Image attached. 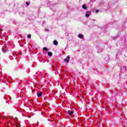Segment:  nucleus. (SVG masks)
Listing matches in <instances>:
<instances>
[{
  "label": "nucleus",
  "instance_id": "obj_1",
  "mask_svg": "<svg viewBox=\"0 0 127 127\" xmlns=\"http://www.w3.org/2000/svg\"><path fill=\"white\" fill-rule=\"evenodd\" d=\"M64 61H65V62H69V61H70V57H69V56H67V57H66V59H65L64 60Z\"/></svg>",
  "mask_w": 127,
  "mask_h": 127
},
{
  "label": "nucleus",
  "instance_id": "obj_2",
  "mask_svg": "<svg viewBox=\"0 0 127 127\" xmlns=\"http://www.w3.org/2000/svg\"><path fill=\"white\" fill-rule=\"evenodd\" d=\"M73 113H74V112L73 111H71L70 110H68L67 111V114H68V115H69V116L71 115H73Z\"/></svg>",
  "mask_w": 127,
  "mask_h": 127
},
{
  "label": "nucleus",
  "instance_id": "obj_3",
  "mask_svg": "<svg viewBox=\"0 0 127 127\" xmlns=\"http://www.w3.org/2000/svg\"><path fill=\"white\" fill-rule=\"evenodd\" d=\"M2 51L4 53H5L7 51V48H5L4 49H2Z\"/></svg>",
  "mask_w": 127,
  "mask_h": 127
},
{
  "label": "nucleus",
  "instance_id": "obj_4",
  "mask_svg": "<svg viewBox=\"0 0 127 127\" xmlns=\"http://www.w3.org/2000/svg\"><path fill=\"white\" fill-rule=\"evenodd\" d=\"M53 43L54 45H58V42L56 40H54Z\"/></svg>",
  "mask_w": 127,
  "mask_h": 127
},
{
  "label": "nucleus",
  "instance_id": "obj_5",
  "mask_svg": "<svg viewBox=\"0 0 127 127\" xmlns=\"http://www.w3.org/2000/svg\"><path fill=\"white\" fill-rule=\"evenodd\" d=\"M38 97H41L42 96V92L40 91L38 94Z\"/></svg>",
  "mask_w": 127,
  "mask_h": 127
},
{
  "label": "nucleus",
  "instance_id": "obj_6",
  "mask_svg": "<svg viewBox=\"0 0 127 127\" xmlns=\"http://www.w3.org/2000/svg\"><path fill=\"white\" fill-rule=\"evenodd\" d=\"M78 36L79 38H81V39H82V38H83V37H84V35H83L82 34H79Z\"/></svg>",
  "mask_w": 127,
  "mask_h": 127
},
{
  "label": "nucleus",
  "instance_id": "obj_7",
  "mask_svg": "<svg viewBox=\"0 0 127 127\" xmlns=\"http://www.w3.org/2000/svg\"><path fill=\"white\" fill-rule=\"evenodd\" d=\"M48 55L49 56H50V57H51V56H52V53L51 52H49L48 53Z\"/></svg>",
  "mask_w": 127,
  "mask_h": 127
},
{
  "label": "nucleus",
  "instance_id": "obj_8",
  "mask_svg": "<svg viewBox=\"0 0 127 127\" xmlns=\"http://www.w3.org/2000/svg\"><path fill=\"white\" fill-rule=\"evenodd\" d=\"M82 8H83V9H87V7H86L85 4L82 5Z\"/></svg>",
  "mask_w": 127,
  "mask_h": 127
},
{
  "label": "nucleus",
  "instance_id": "obj_9",
  "mask_svg": "<svg viewBox=\"0 0 127 127\" xmlns=\"http://www.w3.org/2000/svg\"><path fill=\"white\" fill-rule=\"evenodd\" d=\"M43 50H45L46 52L48 51V49L47 48H43Z\"/></svg>",
  "mask_w": 127,
  "mask_h": 127
},
{
  "label": "nucleus",
  "instance_id": "obj_10",
  "mask_svg": "<svg viewBox=\"0 0 127 127\" xmlns=\"http://www.w3.org/2000/svg\"><path fill=\"white\" fill-rule=\"evenodd\" d=\"M28 38H31V35L29 34L27 35Z\"/></svg>",
  "mask_w": 127,
  "mask_h": 127
},
{
  "label": "nucleus",
  "instance_id": "obj_11",
  "mask_svg": "<svg viewBox=\"0 0 127 127\" xmlns=\"http://www.w3.org/2000/svg\"><path fill=\"white\" fill-rule=\"evenodd\" d=\"M85 16H86V17H89L90 16V15H89V14H85Z\"/></svg>",
  "mask_w": 127,
  "mask_h": 127
},
{
  "label": "nucleus",
  "instance_id": "obj_12",
  "mask_svg": "<svg viewBox=\"0 0 127 127\" xmlns=\"http://www.w3.org/2000/svg\"><path fill=\"white\" fill-rule=\"evenodd\" d=\"M26 4L27 5V6H28V5H29V3L26 2Z\"/></svg>",
  "mask_w": 127,
  "mask_h": 127
},
{
  "label": "nucleus",
  "instance_id": "obj_13",
  "mask_svg": "<svg viewBox=\"0 0 127 127\" xmlns=\"http://www.w3.org/2000/svg\"><path fill=\"white\" fill-rule=\"evenodd\" d=\"M95 11L96 13H98V12H99V10H96Z\"/></svg>",
  "mask_w": 127,
  "mask_h": 127
},
{
  "label": "nucleus",
  "instance_id": "obj_14",
  "mask_svg": "<svg viewBox=\"0 0 127 127\" xmlns=\"http://www.w3.org/2000/svg\"><path fill=\"white\" fill-rule=\"evenodd\" d=\"M45 30H46V31H49V29H45Z\"/></svg>",
  "mask_w": 127,
  "mask_h": 127
},
{
  "label": "nucleus",
  "instance_id": "obj_15",
  "mask_svg": "<svg viewBox=\"0 0 127 127\" xmlns=\"http://www.w3.org/2000/svg\"><path fill=\"white\" fill-rule=\"evenodd\" d=\"M86 12H87V13H88L89 12H88V11H87Z\"/></svg>",
  "mask_w": 127,
  "mask_h": 127
}]
</instances>
